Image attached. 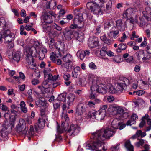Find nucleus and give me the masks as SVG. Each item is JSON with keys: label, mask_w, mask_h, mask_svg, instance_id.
<instances>
[{"label": "nucleus", "mask_w": 151, "mask_h": 151, "mask_svg": "<svg viewBox=\"0 0 151 151\" xmlns=\"http://www.w3.org/2000/svg\"><path fill=\"white\" fill-rule=\"evenodd\" d=\"M116 132L114 128L111 127L106 128L103 130H99L92 134L91 138L95 141L93 145L94 148L101 147L103 144L102 142L106 139H109L114 135Z\"/></svg>", "instance_id": "nucleus-1"}, {"label": "nucleus", "mask_w": 151, "mask_h": 151, "mask_svg": "<svg viewBox=\"0 0 151 151\" xmlns=\"http://www.w3.org/2000/svg\"><path fill=\"white\" fill-rule=\"evenodd\" d=\"M12 125L7 120L4 121L3 124H0V140L5 141L8 140L9 133L11 132Z\"/></svg>", "instance_id": "nucleus-2"}, {"label": "nucleus", "mask_w": 151, "mask_h": 151, "mask_svg": "<svg viewBox=\"0 0 151 151\" xmlns=\"http://www.w3.org/2000/svg\"><path fill=\"white\" fill-rule=\"evenodd\" d=\"M83 21V14L82 13H78L75 16L73 23L71 24L70 27L72 29L81 28L84 25Z\"/></svg>", "instance_id": "nucleus-3"}, {"label": "nucleus", "mask_w": 151, "mask_h": 151, "mask_svg": "<svg viewBox=\"0 0 151 151\" xmlns=\"http://www.w3.org/2000/svg\"><path fill=\"white\" fill-rule=\"evenodd\" d=\"M99 4L96 2H88L86 4V7L94 14L101 15L102 14L103 11Z\"/></svg>", "instance_id": "nucleus-4"}, {"label": "nucleus", "mask_w": 151, "mask_h": 151, "mask_svg": "<svg viewBox=\"0 0 151 151\" xmlns=\"http://www.w3.org/2000/svg\"><path fill=\"white\" fill-rule=\"evenodd\" d=\"M25 121L23 119L20 120L17 127V131L20 135H25L28 130V126L26 125Z\"/></svg>", "instance_id": "nucleus-5"}, {"label": "nucleus", "mask_w": 151, "mask_h": 151, "mask_svg": "<svg viewBox=\"0 0 151 151\" xmlns=\"http://www.w3.org/2000/svg\"><path fill=\"white\" fill-rule=\"evenodd\" d=\"M116 29L121 31H124L127 27L126 22L119 19L116 22Z\"/></svg>", "instance_id": "nucleus-6"}, {"label": "nucleus", "mask_w": 151, "mask_h": 151, "mask_svg": "<svg viewBox=\"0 0 151 151\" xmlns=\"http://www.w3.org/2000/svg\"><path fill=\"white\" fill-rule=\"evenodd\" d=\"M88 45L90 47L94 48L99 45V42L96 37L92 36L89 38Z\"/></svg>", "instance_id": "nucleus-7"}, {"label": "nucleus", "mask_w": 151, "mask_h": 151, "mask_svg": "<svg viewBox=\"0 0 151 151\" xmlns=\"http://www.w3.org/2000/svg\"><path fill=\"white\" fill-rule=\"evenodd\" d=\"M74 32L73 30L65 28L63 31V35L66 40H70L73 37Z\"/></svg>", "instance_id": "nucleus-8"}, {"label": "nucleus", "mask_w": 151, "mask_h": 151, "mask_svg": "<svg viewBox=\"0 0 151 151\" xmlns=\"http://www.w3.org/2000/svg\"><path fill=\"white\" fill-rule=\"evenodd\" d=\"M80 127H76L73 124H72L70 126L67 132L69 133L70 135L74 136L77 135L80 132Z\"/></svg>", "instance_id": "nucleus-9"}, {"label": "nucleus", "mask_w": 151, "mask_h": 151, "mask_svg": "<svg viewBox=\"0 0 151 151\" xmlns=\"http://www.w3.org/2000/svg\"><path fill=\"white\" fill-rule=\"evenodd\" d=\"M10 32L8 27L5 26L3 28L2 30L0 31V43H1L3 42L2 39L4 38L5 36L10 34Z\"/></svg>", "instance_id": "nucleus-10"}, {"label": "nucleus", "mask_w": 151, "mask_h": 151, "mask_svg": "<svg viewBox=\"0 0 151 151\" xmlns=\"http://www.w3.org/2000/svg\"><path fill=\"white\" fill-rule=\"evenodd\" d=\"M143 16L147 21L151 20V8L146 7L145 10L142 12Z\"/></svg>", "instance_id": "nucleus-11"}, {"label": "nucleus", "mask_w": 151, "mask_h": 151, "mask_svg": "<svg viewBox=\"0 0 151 151\" xmlns=\"http://www.w3.org/2000/svg\"><path fill=\"white\" fill-rule=\"evenodd\" d=\"M124 87L125 86L123 85L122 83L121 82L117 84L116 89L113 87H110L111 92L112 93H117L118 91L122 92L124 89Z\"/></svg>", "instance_id": "nucleus-12"}, {"label": "nucleus", "mask_w": 151, "mask_h": 151, "mask_svg": "<svg viewBox=\"0 0 151 151\" xmlns=\"http://www.w3.org/2000/svg\"><path fill=\"white\" fill-rule=\"evenodd\" d=\"M86 107L84 105L80 104L78 105L76 108V115H81L85 111Z\"/></svg>", "instance_id": "nucleus-13"}, {"label": "nucleus", "mask_w": 151, "mask_h": 151, "mask_svg": "<svg viewBox=\"0 0 151 151\" xmlns=\"http://www.w3.org/2000/svg\"><path fill=\"white\" fill-rule=\"evenodd\" d=\"M36 52V49L35 47L34 46L31 47L29 48L28 52L26 54V58H27V60L29 59H32Z\"/></svg>", "instance_id": "nucleus-14"}, {"label": "nucleus", "mask_w": 151, "mask_h": 151, "mask_svg": "<svg viewBox=\"0 0 151 151\" xmlns=\"http://www.w3.org/2000/svg\"><path fill=\"white\" fill-rule=\"evenodd\" d=\"M119 33V30L116 29H111V31L108 33V36L111 39H115L117 37Z\"/></svg>", "instance_id": "nucleus-15"}, {"label": "nucleus", "mask_w": 151, "mask_h": 151, "mask_svg": "<svg viewBox=\"0 0 151 151\" xmlns=\"http://www.w3.org/2000/svg\"><path fill=\"white\" fill-rule=\"evenodd\" d=\"M115 120H113L111 123V125L113 128H114L115 129H119L120 130H122L123 128H124L126 125L125 124H121V123L120 122H119L118 123H115Z\"/></svg>", "instance_id": "nucleus-16"}, {"label": "nucleus", "mask_w": 151, "mask_h": 151, "mask_svg": "<svg viewBox=\"0 0 151 151\" xmlns=\"http://www.w3.org/2000/svg\"><path fill=\"white\" fill-rule=\"evenodd\" d=\"M90 53L89 50H86L85 51H78L77 53V56L79 57L81 60H83L85 56L88 55Z\"/></svg>", "instance_id": "nucleus-17"}, {"label": "nucleus", "mask_w": 151, "mask_h": 151, "mask_svg": "<svg viewBox=\"0 0 151 151\" xmlns=\"http://www.w3.org/2000/svg\"><path fill=\"white\" fill-rule=\"evenodd\" d=\"M133 10L132 8H129L127 9L123 13V18L128 19L131 17L133 13Z\"/></svg>", "instance_id": "nucleus-18"}, {"label": "nucleus", "mask_w": 151, "mask_h": 151, "mask_svg": "<svg viewBox=\"0 0 151 151\" xmlns=\"http://www.w3.org/2000/svg\"><path fill=\"white\" fill-rule=\"evenodd\" d=\"M43 17L44 22L45 24H50L53 22L52 19L51 15L46 14L43 15Z\"/></svg>", "instance_id": "nucleus-19"}, {"label": "nucleus", "mask_w": 151, "mask_h": 151, "mask_svg": "<svg viewBox=\"0 0 151 151\" xmlns=\"http://www.w3.org/2000/svg\"><path fill=\"white\" fill-rule=\"evenodd\" d=\"M36 105L37 106V107L38 106V104L40 105V107L42 106L46 107L48 106V104L44 98L39 99L36 102Z\"/></svg>", "instance_id": "nucleus-20"}, {"label": "nucleus", "mask_w": 151, "mask_h": 151, "mask_svg": "<svg viewBox=\"0 0 151 151\" xmlns=\"http://www.w3.org/2000/svg\"><path fill=\"white\" fill-rule=\"evenodd\" d=\"M80 68L78 66H77L74 68L72 72V77L74 78H77L78 75L80 73Z\"/></svg>", "instance_id": "nucleus-21"}, {"label": "nucleus", "mask_w": 151, "mask_h": 151, "mask_svg": "<svg viewBox=\"0 0 151 151\" xmlns=\"http://www.w3.org/2000/svg\"><path fill=\"white\" fill-rule=\"evenodd\" d=\"M111 27V29H116V27L114 25V23L113 21H110L106 22L104 23V27L105 29H108Z\"/></svg>", "instance_id": "nucleus-22"}, {"label": "nucleus", "mask_w": 151, "mask_h": 151, "mask_svg": "<svg viewBox=\"0 0 151 151\" xmlns=\"http://www.w3.org/2000/svg\"><path fill=\"white\" fill-rule=\"evenodd\" d=\"M100 38L102 41L105 43L109 45L113 43V40L108 39L106 35H104L100 37Z\"/></svg>", "instance_id": "nucleus-23"}, {"label": "nucleus", "mask_w": 151, "mask_h": 151, "mask_svg": "<svg viewBox=\"0 0 151 151\" xmlns=\"http://www.w3.org/2000/svg\"><path fill=\"white\" fill-rule=\"evenodd\" d=\"M93 139V141H92V143L91 144L90 143H88L86 144L85 145V147L86 149L90 150H95L96 151H101L100 150H98L97 149H98L100 147H98V148H94V146L93 145V143L95 140L94 139Z\"/></svg>", "instance_id": "nucleus-24"}, {"label": "nucleus", "mask_w": 151, "mask_h": 151, "mask_svg": "<svg viewBox=\"0 0 151 151\" xmlns=\"http://www.w3.org/2000/svg\"><path fill=\"white\" fill-rule=\"evenodd\" d=\"M12 58L13 60L17 61L19 62L21 57V53L20 51H17L12 54Z\"/></svg>", "instance_id": "nucleus-25"}, {"label": "nucleus", "mask_w": 151, "mask_h": 151, "mask_svg": "<svg viewBox=\"0 0 151 151\" xmlns=\"http://www.w3.org/2000/svg\"><path fill=\"white\" fill-rule=\"evenodd\" d=\"M63 61L66 63H70L72 60V55L69 54H67L62 58Z\"/></svg>", "instance_id": "nucleus-26"}, {"label": "nucleus", "mask_w": 151, "mask_h": 151, "mask_svg": "<svg viewBox=\"0 0 151 151\" xmlns=\"http://www.w3.org/2000/svg\"><path fill=\"white\" fill-rule=\"evenodd\" d=\"M101 102V101L99 99H96L93 101H90L88 102V106L90 107H94L95 105Z\"/></svg>", "instance_id": "nucleus-27"}, {"label": "nucleus", "mask_w": 151, "mask_h": 151, "mask_svg": "<svg viewBox=\"0 0 151 151\" xmlns=\"http://www.w3.org/2000/svg\"><path fill=\"white\" fill-rule=\"evenodd\" d=\"M124 146L128 151H134L133 146L131 144L130 141H127L125 143Z\"/></svg>", "instance_id": "nucleus-28"}, {"label": "nucleus", "mask_w": 151, "mask_h": 151, "mask_svg": "<svg viewBox=\"0 0 151 151\" xmlns=\"http://www.w3.org/2000/svg\"><path fill=\"white\" fill-rule=\"evenodd\" d=\"M123 57L125 59L127 63H130L133 60L132 56H129L128 53H126L123 55Z\"/></svg>", "instance_id": "nucleus-29"}, {"label": "nucleus", "mask_w": 151, "mask_h": 151, "mask_svg": "<svg viewBox=\"0 0 151 151\" xmlns=\"http://www.w3.org/2000/svg\"><path fill=\"white\" fill-rule=\"evenodd\" d=\"M45 119L44 118L39 119L37 122L38 127L41 128H43L45 126Z\"/></svg>", "instance_id": "nucleus-30"}, {"label": "nucleus", "mask_w": 151, "mask_h": 151, "mask_svg": "<svg viewBox=\"0 0 151 151\" xmlns=\"http://www.w3.org/2000/svg\"><path fill=\"white\" fill-rule=\"evenodd\" d=\"M13 35L12 33L11 32L10 34L5 36L4 38L5 43H7L12 42L14 40V37H12Z\"/></svg>", "instance_id": "nucleus-31"}, {"label": "nucleus", "mask_w": 151, "mask_h": 151, "mask_svg": "<svg viewBox=\"0 0 151 151\" xmlns=\"http://www.w3.org/2000/svg\"><path fill=\"white\" fill-rule=\"evenodd\" d=\"M99 86L96 84L95 82H92V85L90 88V90L91 92H94V93H97L98 90Z\"/></svg>", "instance_id": "nucleus-32"}, {"label": "nucleus", "mask_w": 151, "mask_h": 151, "mask_svg": "<svg viewBox=\"0 0 151 151\" xmlns=\"http://www.w3.org/2000/svg\"><path fill=\"white\" fill-rule=\"evenodd\" d=\"M27 61L28 63L29 68L31 69H34V67L36 66L35 63H34V59L32 58V59H27V58H26Z\"/></svg>", "instance_id": "nucleus-33"}, {"label": "nucleus", "mask_w": 151, "mask_h": 151, "mask_svg": "<svg viewBox=\"0 0 151 151\" xmlns=\"http://www.w3.org/2000/svg\"><path fill=\"white\" fill-rule=\"evenodd\" d=\"M68 100L67 101V104L68 106L72 104L75 98L74 95L73 94H70L67 97Z\"/></svg>", "instance_id": "nucleus-34"}, {"label": "nucleus", "mask_w": 151, "mask_h": 151, "mask_svg": "<svg viewBox=\"0 0 151 151\" xmlns=\"http://www.w3.org/2000/svg\"><path fill=\"white\" fill-rule=\"evenodd\" d=\"M41 25L42 27L43 31L46 32H50L51 29V27L47 26V24H45V23H42Z\"/></svg>", "instance_id": "nucleus-35"}, {"label": "nucleus", "mask_w": 151, "mask_h": 151, "mask_svg": "<svg viewBox=\"0 0 151 151\" xmlns=\"http://www.w3.org/2000/svg\"><path fill=\"white\" fill-rule=\"evenodd\" d=\"M102 85L101 86L100 85L98 87V90L97 92L99 93H100L104 94L106 93L107 92V88L103 86H102Z\"/></svg>", "instance_id": "nucleus-36"}, {"label": "nucleus", "mask_w": 151, "mask_h": 151, "mask_svg": "<svg viewBox=\"0 0 151 151\" xmlns=\"http://www.w3.org/2000/svg\"><path fill=\"white\" fill-rule=\"evenodd\" d=\"M40 112L41 115L43 117V118L45 119L46 120H47L48 119L47 116V109L44 108L40 109Z\"/></svg>", "instance_id": "nucleus-37"}, {"label": "nucleus", "mask_w": 151, "mask_h": 151, "mask_svg": "<svg viewBox=\"0 0 151 151\" xmlns=\"http://www.w3.org/2000/svg\"><path fill=\"white\" fill-rule=\"evenodd\" d=\"M25 106V102L23 101H22L20 102V106L21 111L24 113H26L27 111V108Z\"/></svg>", "instance_id": "nucleus-38"}, {"label": "nucleus", "mask_w": 151, "mask_h": 151, "mask_svg": "<svg viewBox=\"0 0 151 151\" xmlns=\"http://www.w3.org/2000/svg\"><path fill=\"white\" fill-rule=\"evenodd\" d=\"M144 54V50H140L136 52V54L137 57V59L140 60L142 56V55Z\"/></svg>", "instance_id": "nucleus-39"}, {"label": "nucleus", "mask_w": 151, "mask_h": 151, "mask_svg": "<svg viewBox=\"0 0 151 151\" xmlns=\"http://www.w3.org/2000/svg\"><path fill=\"white\" fill-rule=\"evenodd\" d=\"M66 95L64 93H61L59 95L58 97V99L59 101H61L64 102L66 101Z\"/></svg>", "instance_id": "nucleus-40"}, {"label": "nucleus", "mask_w": 151, "mask_h": 151, "mask_svg": "<svg viewBox=\"0 0 151 151\" xmlns=\"http://www.w3.org/2000/svg\"><path fill=\"white\" fill-rule=\"evenodd\" d=\"M51 81L50 80H48L47 79H46L42 83V85L45 87V86H47L46 87H46V88H49V86L51 85V83H52L51 82Z\"/></svg>", "instance_id": "nucleus-41"}, {"label": "nucleus", "mask_w": 151, "mask_h": 151, "mask_svg": "<svg viewBox=\"0 0 151 151\" xmlns=\"http://www.w3.org/2000/svg\"><path fill=\"white\" fill-rule=\"evenodd\" d=\"M121 82L125 86L129 85L130 83V81L126 78H124Z\"/></svg>", "instance_id": "nucleus-42"}, {"label": "nucleus", "mask_w": 151, "mask_h": 151, "mask_svg": "<svg viewBox=\"0 0 151 151\" xmlns=\"http://www.w3.org/2000/svg\"><path fill=\"white\" fill-rule=\"evenodd\" d=\"M100 113V111H98L95 112H93L91 114V117L94 116L96 119L99 120V116Z\"/></svg>", "instance_id": "nucleus-43"}, {"label": "nucleus", "mask_w": 151, "mask_h": 151, "mask_svg": "<svg viewBox=\"0 0 151 151\" xmlns=\"http://www.w3.org/2000/svg\"><path fill=\"white\" fill-rule=\"evenodd\" d=\"M0 23L1 26L3 28H4L5 26L8 27V25L6 24L5 19L3 18H1L0 19Z\"/></svg>", "instance_id": "nucleus-44"}, {"label": "nucleus", "mask_w": 151, "mask_h": 151, "mask_svg": "<svg viewBox=\"0 0 151 151\" xmlns=\"http://www.w3.org/2000/svg\"><path fill=\"white\" fill-rule=\"evenodd\" d=\"M39 58L40 60H42L45 58V55L44 53V50H41L40 51L39 53Z\"/></svg>", "instance_id": "nucleus-45"}, {"label": "nucleus", "mask_w": 151, "mask_h": 151, "mask_svg": "<svg viewBox=\"0 0 151 151\" xmlns=\"http://www.w3.org/2000/svg\"><path fill=\"white\" fill-rule=\"evenodd\" d=\"M51 70L49 68H46L44 69L43 73L45 75V77H46V76L50 73Z\"/></svg>", "instance_id": "nucleus-46"}, {"label": "nucleus", "mask_w": 151, "mask_h": 151, "mask_svg": "<svg viewBox=\"0 0 151 151\" xmlns=\"http://www.w3.org/2000/svg\"><path fill=\"white\" fill-rule=\"evenodd\" d=\"M139 141L136 143V145L138 147H139L140 146H142L144 143V140L142 139H138Z\"/></svg>", "instance_id": "nucleus-47"}, {"label": "nucleus", "mask_w": 151, "mask_h": 151, "mask_svg": "<svg viewBox=\"0 0 151 151\" xmlns=\"http://www.w3.org/2000/svg\"><path fill=\"white\" fill-rule=\"evenodd\" d=\"M100 54L101 56H105L107 54L106 49L105 48L102 47L100 51Z\"/></svg>", "instance_id": "nucleus-48"}, {"label": "nucleus", "mask_w": 151, "mask_h": 151, "mask_svg": "<svg viewBox=\"0 0 151 151\" xmlns=\"http://www.w3.org/2000/svg\"><path fill=\"white\" fill-rule=\"evenodd\" d=\"M107 109V106L106 105H105L102 106L99 110L102 112H104V113L106 114V110Z\"/></svg>", "instance_id": "nucleus-49"}, {"label": "nucleus", "mask_w": 151, "mask_h": 151, "mask_svg": "<svg viewBox=\"0 0 151 151\" xmlns=\"http://www.w3.org/2000/svg\"><path fill=\"white\" fill-rule=\"evenodd\" d=\"M145 51L148 54H151V43L148 44L146 48Z\"/></svg>", "instance_id": "nucleus-50"}, {"label": "nucleus", "mask_w": 151, "mask_h": 151, "mask_svg": "<svg viewBox=\"0 0 151 151\" xmlns=\"http://www.w3.org/2000/svg\"><path fill=\"white\" fill-rule=\"evenodd\" d=\"M149 116L147 114H146L145 116L142 117L143 118H145L147 120V124L149 125H151V119L148 118Z\"/></svg>", "instance_id": "nucleus-51"}, {"label": "nucleus", "mask_w": 151, "mask_h": 151, "mask_svg": "<svg viewBox=\"0 0 151 151\" xmlns=\"http://www.w3.org/2000/svg\"><path fill=\"white\" fill-rule=\"evenodd\" d=\"M136 122L135 120L131 119L127 121L126 123V125L127 126H131V125L135 124Z\"/></svg>", "instance_id": "nucleus-52"}, {"label": "nucleus", "mask_w": 151, "mask_h": 151, "mask_svg": "<svg viewBox=\"0 0 151 151\" xmlns=\"http://www.w3.org/2000/svg\"><path fill=\"white\" fill-rule=\"evenodd\" d=\"M84 39V37L83 35L81 34L77 33V40L80 42L83 41Z\"/></svg>", "instance_id": "nucleus-53"}, {"label": "nucleus", "mask_w": 151, "mask_h": 151, "mask_svg": "<svg viewBox=\"0 0 151 151\" xmlns=\"http://www.w3.org/2000/svg\"><path fill=\"white\" fill-rule=\"evenodd\" d=\"M127 38L125 33H123L122 34V36L121 37V39H119V41L120 42H123Z\"/></svg>", "instance_id": "nucleus-54"}, {"label": "nucleus", "mask_w": 151, "mask_h": 151, "mask_svg": "<svg viewBox=\"0 0 151 151\" xmlns=\"http://www.w3.org/2000/svg\"><path fill=\"white\" fill-rule=\"evenodd\" d=\"M118 47L122 50H125L127 48L126 44L122 43L118 45Z\"/></svg>", "instance_id": "nucleus-55"}, {"label": "nucleus", "mask_w": 151, "mask_h": 151, "mask_svg": "<svg viewBox=\"0 0 151 151\" xmlns=\"http://www.w3.org/2000/svg\"><path fill=\"white\" fill-rule=\"evenodd\" d=\"M89 67L92 70H95L97 69V66L93 62H92L89 64Z\"/></svg>", "instance_id": "nucleus-56"}, {"label": "nucleus", "mask_w": 151, "mask_h": 151, "mask_svg": "<svg viewBox=\"0 0 151 151\" xmlns=\"http://www.w3.org/2000/svg\"><path fill=\"white\" fill-rule=\"evenodd\" d=\"M135 92L136 93V94L138 96H141L145 93V91L143 90H139L138 91H137L136 92L134 91L133 93V94H134Z\"/></svg>", "instance_id": "nucleus-57"}, {"label": "nucleus", "mask_w": 151, "mask_h": 151, "mask_svg": "<svg viewBox=\"0 0 151 151\" xmlns=\"http://www.w3.org/2000/svg\"><path fill=\"white\" fill-rule=\"evenodd\" d=\"M117 106H110L108 109V111L110 112H113L115 111H116Z\"/></svg>", "instance_id": "nucleus-58"}, {"label": "nucleus", "mask_w": 151, "mask_h": 151, "mask_svg": "<svg viewBox=\"0 0 151 151\" xmlns=\"http://www.w3.org/2000/svg\"><path fill=\"white\" fill-rule=\"evenodd\" d=\"M30 129L28 131V133L29 135H32L34 134V130L33 127L32 125L30 126Z\"/></svg>", "instance_id": "nucleus-59"}, {"label": "nucleus", "mask_w": 151, "mask_h": 151, "mask_svg": "<svg viewBox=\"0 0 151 151\" xmlns=\"http://www.w3.org/2000/svg\"><path fill=\"white\" fill-rule=\"evenodd\" d=\"M106 115V114L104 113V112H100V115L99 117V120H101L103 119L104 117H105Z\"/></svg>", "instance_id": "nucleus-60"}, {"label": "nucleus", "mask_w": 151, "mask_h": 151, "mask_svg": "<svg viewBox=\"0 0 151 151\" xmlns=\"http://www.w3.org/2000/svg\"><path fill=\"white\" fill-rule=\"evenodd\" d=\"M107 100L109 102H111L114 100V98L113 96H108Z\"/></svg>", "instance_id": "nucleus-61"}, {"label": "nucleus", "mask_w": 151, "mask_h": 151, "mask_svg": "<svg viewBox=\"0 0 151 151\" xmlns=\"http://www.w3.org/2000/svg\"><path fill=\"white\" fill-rule=\"evenodd\" d=\"M63 77L65 81H68L70 77V75L68 74H64L63 75Z\"/></svg>", "instance_id": "nucleus-62"}, {"label": "nucleus", "mask_w": 151, "mask_h": 151, "mask_svg": "<svg viewBox=\"0 0 151 151\" xmlns=\"http://www.w3.org/2000/svg\"><path fill=\"white\" fill-rule=\"evenodd\" d=\"M25 121V123L26 124V125L28 126L27 124H30L32 123L31 120L29 117H27L26 118Z\"/></svg>", "instance_id": "nucleus-63"}, {"label": "nucleus", "mask_w": 151, "mask_h": 151, "mask_svg": "<svg viewBox=\"0 0 151 151\" xmlns=\"http://www.w3.org/2000/svg\"><path fill=\"white\" fill-rule=\"evenodd\" d=\"M119 145L120 144L118 143L116 146H114L113 147L111 148V149H112V151H117L119 149L118 147Z\"/></svg>", "instance_id": "nucleus-64"}]
</instances>
